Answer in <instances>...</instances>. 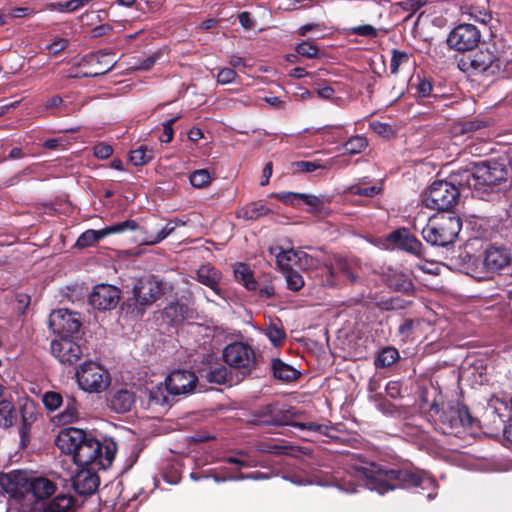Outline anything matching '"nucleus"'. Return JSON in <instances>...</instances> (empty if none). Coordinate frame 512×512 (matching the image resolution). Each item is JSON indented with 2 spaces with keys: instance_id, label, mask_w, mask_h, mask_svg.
<instances>
[{
  "instance_id": "4",
  "label": "nucleus",
  "mask_w": 512,
  "mask_h": 512,
  "mask_svg": "<svg viewBox=\"0 0 512 512\" xmlns=\"http://www.w3.org/2000/svg\"><path fill=\"white\" fill-rule=\"evenodd\" d=\"M162 295V282L154 275L135 280L131 296L120 306L121 312L132 319L142 318L146 309L153 305Z\"/></svg>"
},
{
  "instance_id": "33",
  "label": "nucleus",
  "mask_w": 512,
  "mask_h": 512,
  "mask_svg": "<svg viewBox=\"0 0 512 512\" xmlns=\"http://www.w3.org/2000/svg\"><path fill=\"white\" fill-rule=\"evenodd\" d=\"M273 376L283 382H293L300 377V372L293 366L285 363L280 358H273L271 361Z\"/></svg>"
},
{
  "instance_id": "61",
  "label": "nucleus",
  "mask_w": 512,
  "mask_h": 512,
  "mask_svg": "<svg viewBox=\"0 0 512 512\" xmlns=\"http://www.w3.org/2000/svg\"><path fill=\"white\" fill-rule=\"evenodd\" d=\"M349 33L352 35H358L369 38H375L378 36V30L370 24H363L352 27L349 29Z\"/></svg>"
},
{
  "instance_id": "52",
  "label": "nucleus",
  "mask_w": 512,
  "mask_h": 512,
  "mask_svg": "<svg viewBox=\"0 0 512 512\" xmlns=\"http://www.w3.org/2000/svg\"><path fill=\"white\" fill-rule=\"evenodd\" d=\"M293 173H309L317 169H326V165H322L319 161H295L291 164Z\"/></svg>"
},
{
  "instance_id": "50",
  "label": "nucleus",
  "mask_w": 512,
  "mask_h": 512,
  "mask_svg": "<svg viewBox=\"0 0 512 512\" xmlns=\"http://www.w3.org/2000/svg\"><path fill=\"white\" fill-rule=\"evenodd\" d=\"M177 224L170 221L163 228H161L155 235H147L144 238V243L147 245H155L169 236L176 228Z\"/></svg>"
},
{
  "instance_id": "10",
  "label": "nucleus",
  "mask_w": 512,
  "mask_h": 512,
  "mask_svg": "<svg viewBox=\"0 0 512 512\" xmlns=\"http://www.w3.org/2000/svg\"><path fill=\"white\" fill-rule=\"evenodd\" d=\"M75 377L79 388L88 393H101L111 384V376L107 369L92 360L81 363Z\"/></svg>"
},
{
  "instance_id": "14",
  "label": "nucleus",
  "mask_w": 512,
  "mask_h": 512,
  "mask_svg": "<svg viewBox=\"0 0 512 512\" xmlns=\"http://www.w3.org/2000/svg\"><path fill=\"white\" fill-rule=\"evenodd\" d=\"M82 326L78 313L58 309L49 316V327L60 337H73Z\"/></svg>"
},
{
  "instance_id": "43",
  "label": "nucleus",
  "mask_w": 512,
  "mask_h": 512,
  "mask_svg": "<svg viewBox=\"0 0 512 512\" xmlns=\"http://www.w3.org/2000/svg\"><path fill=\"white\" fill-rule=\"evenodd\" d=\"M265 335L275 346H281L286 339V332L281 323H270L265 328Z\"/></svg>"
},
{
  "instance_id": "37",
  "label": "nucleus",
  "mask_w": 512,
  "mask_h": 512,
  "mask_svg": "<svg viewBox=\"0 0 512 512\" xmlns=\"http://www.w3.org/2000/svg\"><path fill=\"white\" fill-rule=\"evenodd\" d=\"M17 421V412L11 400L3 398L0 401V427L10 428Z\"/></svg>"
},
{
  "instance_id": "13",
  "label": "nucleus",
  "mask_w": 512,
  "mask_h": 512,
  "mask_svg": "<svg viewBox=\"0 0 512 512\" xmlns=\"http://www.w3.org/2000/svg\"><path fill=\"white\" fill-rule=\"evenodd\" d=\"M481 41V32L473 24L457 25L448 35V46L458 52L472 51Z\"/></svg>"
},
{
  "instance_id": "42",
  "label": "nucleus",
  "mask_w": 512,
  "mask_h": 512,
  "mask_svg": "<svg viewBox=\"0 0 512 512\" xmlns=\"http://www.w3.org/2000/svg\"><path fill=\"white\" fill-rule=\"evenodd\" d=\"M153 150L148 149L145 145H140L138 148L131 150L129 160L134 166H144L153 159Z\"/></svg>"
},
{
  "instance_id": "21",
  "label": "nucleus",
  "mask_w": 512,
  "mask_h": 512,
  "mask_svg": "<svg viewBox=\"0 0 512 512\" xmlns=\"http://www.w3.org/2000/svg\"><path fill=\"white\" fill-rule=\"evenodd\" d=\"M383 283L391 290L406 297H414L416 287L410 274L398 269L388 268L382 275Z\"/></svg>"
},
{
  "instance_id": "64",
  "label": "nucleus",
  "mask_w": 512,
  "mask_h": 512,
  "mask_svg": "<svg viewBox=\"0 0 512 512\" xmlns=\"http://www.w3.org/2000/svg\"><path fill=\"white\" fill-rule=\"evenodd\" d=\"M300 202H304L306 205L310 206L313 211L320 212L324 206V202L315 195H308L304 193H300Z\"/></svg>"
},
{
  "instance_id": "29",
  "label": "nucleus",
  "mask_w": 512,
  "mask_h": 512,
  "mask_svg": "<svg viewBox=\"0 0 512 512\" xmlns=\"http://www.w3.org/2000/svg\"><path fill=\"white\" fill-rule=\"evenodd\" d=\"M221 279V271L210 264L202 265L197 270V280L201 284L209 287L216 295L223 297V291L219 285Z\"/></svg>"
},
{
  "instance_id": "31",
  "label": "nucleus",
  "mask_w": 512,
  "mask_h": 512,
  "mask_svg": "<svg viewBox=\"0 0 512 512\" xmlns=\"http://www.w3.org/2000/svg\"><path fill=\"white\" fill-rule=\"evenodd\" d=\"M75 500L71 495L59 494L41 507L34 508L32 512H73Z\"/></svg>"
},
{
  "instance_id": "7",
  "label": "nucleus",
  "mask_w": 512,
  "mask_h": 512,
  "mask_svg": "<svg viewBox=\"0 0 512 512\" xmlns=\"http://www.w3.org/2000/svg\"><path fill=\"white\" fill-rule=\"evenodd\" d=\"M459 188L445 180H435L423 193L422 204L442 213H454L452 209L458 203Z\"/></svg>"
},
{
  "instance_id": "56",
  "label": "nucleus",
  "mask_w": 512,
  "mask_h": 512,
  "mask_svg": "<svg viewBox=\"0 0 512 512\" xmlns=\"http://www.w3.org/2000/svg\"><path fill=\"white\" fill-rule=\"evenodd\" d=\"M269 404L263 405L251 413L250 423L258 426L269 425Z\"/></svg>"
},
{
  "instance_id": "30",
  "label": "nucleus",
  "mask_w": 512,
  "mask_h": 512,
  "mask_svg": "<svg viewBox=\"0 0 512 512\" xmlns=\"http://www.w3.org/2000/svg\"><path fill=\"white\" fill-rule=\"evenodd\" d=\"M449 183L453 184L459 191L467 188L477 194V183L475 177V166L472 169H462L450 173L446 179Z\"/></svg>"
},
{
  "instance_id": "18",
  "label": "nucleus",
  "mask_w": 512,
  "mask_h": 512,
  "mask_svg": "<svg viewBox=\"0 0 512 512\" xmlns=\"http://www.w3.org/2000/svg\"><path fill=\"white\" fill-rule=\"evenodd\" d=\"M51 354L64 365H73L83 355L81 345L73 337H60L50 344Z\"/></svg>"
},
{
  "instance_id": "60",
  "label": "nucleus",
  "mask_w": 512,
  "mask_h": 512,
  "mask_svg": "<svg viewBox=\"0 0 512 512\" xmlns=\"http://www.w3.org/2000/svg\"><path fill=\"white\" fill-rule=\"evenodd\" d=\"M296 428H299L301 430L314 431V432L320 433L325 436H329L330 430L333 429L331 426L324 425V424H317L315 422H305V423L299 422L298 424H296Z\"/></svg>"
},
{
  "instance_id": "39",
  "label": "nucleus",
  "mask_w": 512,
  "mask_h": 512,
  "mask_svg": "<svg viewBox=\"0 0 512 512\" xmlns=\"http://www.w3.org/2000/svg\"><path fill=\"white\" fill-rule=\"evenodd\" d=\"M102 233H104V228L101 230H86L76 240L75 247L79 249H84L95 245L106 236L105 234Z\"/></svg>"
},
{
  "instance_id": "53",
  "label": "nucleus",
  "mask_w": 512,
  "mask_h": 512,
  "mask_svg": "<svg viewBox=\"0 0 512 512\" xmlns=\"http://www.w3.org/2000/svg\"><path fill=\"white\" fill-rule=\"evenodd\" d=\"M410 59V55L398 49H393L391 52V60H390V72L391 74L396 75L399 72V68L402 64L408 63Z\"/></svg>"
},
{
  "instance_id": "1",
  "label": "nucleus",
  "mask_w": 512,
  "mask_h": 512,
  "mask_svg": "<svg viewBox=\"0 0 512 512\" xmlns=\"http://www.w3.org/2000/svg\"><path fill=\"white\" fill-rule=\"evenodd\" d=\"M361 477L367 481V489L385 494L396 489L421 488L436 490V480L427 472L412 464H379L370 462Z\"/></svg>"
},
{
  "instance_id": "24",
  "label": "nucleus",
  "mask_w": 512,
  "mask_h": 512,
  "mask_svg": "<svg viewBox=\"0 0 512 512\" xmlns=\"http://www.w3.org/2000/svg\"><path fill=\"white\" fill-rule=\"evenodd\" d=\"M369 464L361 461L359 465H351L343 476L335 478L337 487L346 493H355L359 487L367 488V481L361 477V472H366Z\"/></svg>"
},
{
  "instance_id": "35",
  "label": "nucleus",
  "mask_w": 512,
  "mask_h": 512,
  "mask_svg": "<svg viewBox=\"0 0 512 512\" xmlns=\"http://www.w3.org/2000/svg\"><path fill=\"white\" fill-rule=\"evenodd\" d=\"M18 470L9 473H0V496H8L18 500Z\"/></svg>"
},
{
  "instance_id": "55",
  "label": "nucleus",
  "mask_w": 512,
  "mask_h": 512,
  "mask_svg": "<svg viewBox=\"0 0 512 512\" xmlns=\"http://www.w3.org/2000/svg\"><path fill=\"white\" fill-rule=\"evenodd\" d=\"M287 288L291 291H299L304 286L302 275L296 270L284 271Z\"/></svg>"
},
{
  "instance_id": "28",
  "label": "nucleus",
  "mask_w": 512,
  "mask_h": 512,
  "mask_svg": "<svg viewBox=\"0 0 512 512\" xmlns=\"http://www.w3.org/2000/svg\"><path fill=\"white\" fill-rule=\"evenodd\" d=\"M310 260L311 257L306 252L294 249L282 250L276 256V263L283 272L297 267L302 268L303 265H308Z\"/></svg>"
},
{
  "instance_id": "25",
  "label": "nucleus",
  "mask_w": 512,
  "mask_h": 512,
  "mask_svg": "<svg viewBox=\"0 0 512 512\" xmlns=\"http://www.w3.org/2000/svg\"><path fill=\"white\" fill-rule=\"evenodd\" d=\"M269 425L272 426H293L296 427L295 419L299 416L300 412L293 406L283 403L274 402L269 403Z\"/></svg>"
},
{
  "instance_id": "44",
  "label": "nucleus",
  "mask_w": 512,
  "mask_h": 512,
  "mask_svg": "<svg viewBox=\"0 0 512 512\" xmlns=\"http://www.w3.org/2000/svg\"><path fill=\"white\" fill-rule=\"evenodd\" d=\"M188 312V306L178 301L170 303L164 308V315L173 322L182 321Z\"/></svg>"
},
{
  "instance_id": "3",
  "label": "nucleus",
  "mask_w": 512,
  "mask_h": 512,
  "mask_svg": "<svg viewBox=\"0 0 512 512\" xmlns=\"http://www.w3.org/2000/svg\"><path fill=\"white\" fill-rule=\"evenodd\" d=\"M426 417L435 430L444 435H457L461 428L473 427L476 421L469 408L458 401L441 404L433 401Z\"/></svg>"
},
{
  "instance_id": "22",
  "label": "nucleus",
  "mask_w": 512,
  "mask_h": 512,
  "mask_svg": "<svg viewBox=\"0 0 512 512\" xmlns=\"http://www.w3.org/2000/svg\"><path fill=\"white\" fill-rule=\"evenodd\" d=\"M88 66L83 75L85 77H97L109 72L115 65L114 55L112 53L96 52L85 56L80 63L81 67Z\"/></svg>"
},
{
  "instance_id": "36",
  "label": "nucleus",
  "mask_w": 512,
  "mask_h": 512,
  "mask_svg": "<svg viewBox=\"0 0 512 512\" xmlns=\"http://www.w3.org/2000/svg\"><path fill=\"white\" fill-rule=\"evenodd\" d=\"M234 277L236 281L242 284L249 291L258 289V282L254 278L253 271L245 263H236L234 266Z\"/></svg>"
},
{
  "instance_id": "32",
  "label": "nucleus",
  "mask_w": 512,
  "mask_h": 512,
  "mask_svg": "<svg viewBox=\"0 0 512 512\" xmlns=\"http://www.w3.org/2000/svg\"><path fill=\"white\" fill-rule=\"evenodd\" d=\"M272 213V210L261 201L250 202L236 210V217L246 221H255Z\"/></svg>"
},
{
  "instance_id": "15",
  "label": "nucleus",
  "mask_w": 512,
  "mask_h": 512,
  "mask_svg": "<svg viewBox=\"0 0 512 512\" xmlns=\"http://www.w3.org/2000/svg\"><path fill=\"white\" fill-rule=\"evenodd\" d=\"M385 241L392 247L415 255L424 257L425 248L414 234L406 227L395 229L386 235Z\"/></svg>"
},
{
  "instance_id": "26",
  "label": "nucleus",
  "mask_w": 512,
  "mask_h": 512,
  "mask_svg": "<svg viewBox=\"0 0 512 512\" xmlns=\"http://www.w3.org/2000/svg\"><path fill=\"white\" fill-rule=\"evenodd\" d=\"M87 432L75 427L64 428L58 434L55 444L62 453L73 456Z\"/></svg>"
},
{
  "instance_id": "9",
  "label": "nucleus",
  "mask_w": 512,
  "mask_h": 512,
  "mask_svg": "<svg viewBox=\"0 0 512 512\" xmlns=\"http://www.w3.org/2000/svg\"><path fill=\"white\" fill-rule=\"evenodd\" d=\"M223 359L230 369L235 368L240 375V381L252 376L257 368L258 362L254 349L243 342H234L227 345L223 350Z\"/></svg>"
},
{
  "instance_id": "38",
  "label": "nucleus",
  "mask_w": 512,
  "mask_h": 512,
  "mask_svg": "<svg viewBox=\"0 0 512 512\" xmlns=\"http://www.w3.org/2000/svg\"><path fill=\"white\" fill-rule=\"evenodd\" d=\"M400 358L399 352L392 346L384 347L377 354L374 365L376 368H386L393 365Z\"/></svg>"
},
{
  "instance_id": "58",
  "label": "nucleus",
  "mask_w": 512,
  "mask_h": 512,
  "mask_svg": "<svg viewBox=\"0 0 512 512\" xmlns=\"http://www.w3.org/2000/svg\"><path fill=\"white\" fill-rule=\"evenodd\" d=\"M428 3V0H402L399 1L396 5L399 6L403 11L409 12V16L406 19H409L414 13L420 10Z\"/></svg>"
},
{
  "instance_id": "48",
  "label": "nucleus",
  "mask_w": 512,
  "mask_h": 512,
  "mask_svg": "<svg viewBox=\"0 0 512 512\" xmlns=\"http://www.w3.org/2000/svg\"><path fill=\"white\" fill-rule=\"evenodd\" d=\"M421 323V319H412L406 318L402 322V324L398 327V336L401 338L403 342H407L412 338L415 327L419 326Z\"/></svg>"
},
{
  "instance_id": "62",
  "label": "nucleus",
  "mask_w": 512,
  "mask_h": 512,
  "mask_svg": "<svg viewBox=\"0 0 512 512\" xmlns=\"http://www.w3.org/2000/svg\"><path fill=\"white\" fill-rule=\"evenodd\" d=\"M272 196L286 205H291L293 207H298L300 205V193L297 192L273 193Z\"/></svg>"
},
{
  "instance_id": "59",
  "label": "nucleus",
  "mask_w": 512,
  "mask_h": 512,
  "mask_svg": "<svg viewBox=\"0 0 512 512\" xmlns=\"http://www.w3.org/2000/svg\"><path fill=\"white\" fill-rule=\"evenodd\" d=\"M258 450L263 453H269L273 455L289 454L288 446L275 444L273 442H262L258 444Z\"/></svg>"
},
{
  "instance_id": "17",
  "label": "nucleus",
  "mask_w": 512,
  "mask_h": 512,
  "mask_svg": "<svg viewBox=\"0 0 512 512\" xmlns=\"http://www.w3.org/2000/svg\"><path fill=\"white\" fill-rule=\"evenodd\" d=\"M121 291L110 284L96 285L88 297V303L98 311H108L117 306Z\"/></svg>"
},
{
  "instance_id": "51",
  "label": "nucleus",
  "mask_w": 512,
  "mask_h": 512,
  "mask_svg": "<svg viewBox=\"0 0 512 512\" xmlns=\"http://www.w3.org/2000/svg\"><path fill=\"white\" fill-rule=\"evenodd\" d=\"M42 402L47 410L53 412L60 408L64 403V399L59 392L47 391L43 394Z\"/></svg>"
},
{
  "instance_id": "8",
  "label": "nucleus",
  "mask_w": 512,
  "mask_h": 512,
  "mask_svg": "<svg viewBox=\"0 0 512 512\" xmlns=\"http://www.w3.org/2000/svg\"><path fill=\"white\" fill-rule=\"evenodd\" d=\"M198 384L206 382L216 385L232 386L240 382L239 376H234L232 370L221 363L214 354L203 355L200 361H195Z\"/></svg>"
},
{
  "instance_id": "45",
  "label": "nucleus",
  "mask_w": 512,
  "mask_h": 512,
  "mask_svg": "<svg viewBox=\"0 0 512 512\" xmlns=\"http://www.w3.org/2000/svg\"><path fill=\"white\" fill-rule=\"evenodd\" d=\"M91 0H69L65 2L52 3L49 5L50 10H55L61 13L64 12H75L82 7L89 4Z\"/></svg>"
},
{
  "instance_id": "34",
  "label": "nucleus",
  "mask_w": 512,
  "mask_h": 512,
  "mask_svg": "<svg viewBox=\"0 0 512 512\" xmlns=\"http://www.w3.org/2000/svg\"><path fill=\"white\" fill-rule=\"evenodd\" d=\"M64 403V410L55 416L56 422L61 425H66L78 421L80 419V404L72 396H66Z\"/></svg>"
},
{
  "instance_id": "63",
  "label": "nucleus",
  "mask_w": 512,
  "mask_h": 512,
  "mask_svg": "<svg viewBox=\"0 0 512 512\" xmlns=\"http://www.w3.org/2000/svg\"><path fill=\"white\" fill-rule=\"evenodd\" d=\"M150 404L155 405H168V396L165 394V390L161 387L154 388L149 393Z\"/></svg>"
},
{
  "instance_id": "11",
  "label": "nucleus",
  "mask_w": 512,
  "mask_h": 512,
  "mask_svg": "<svg viewBox=\"0 0 512 512\" xmlns=\"http://www.w3.org/2000/svg\"><path fill=\"white\" fill-rule=\"evenodd\" d=\"M475 166L477 195L494 191L495 187L505 182L508 177L506 166L499 162H480Z\"/></svg>"
},
{
  "instance_id": "27",
  "label": "nucleus",
  "mask_w": 512,
  "mask_h": 512,
  "mask_svg": "<svg viewBox=\"0 0 512 512\" xmlns=\"http://www.w3.org/2000/svg\"><path fill=\"white\" fill-rule=\"evenodd\" d=\"M107 406L111 411L124 414L133 408L135 393L127 388L112 389L107 396Z\"/></svg>"
},
{
  "instance_id": "40",
  "label": "nucleus",
  "mask_w": 512,
  "mask_h": 512,
  "mask_svg": "<svg viewBox=\"0 0 512 512\" xmlns=\"http://www.w3.org/2000/svg\"><path fill=\"white\" fill-rule=\"evenodd\" d=\"M417 83L411 84V88L415 89L414 97L416 99H423L428 97L436 98L433 93V83L431 79L417 76Z\"/></svg>"
},
{
  "instance_id": "6",
  "label": "nucleus",
  "mask_w": 512,
  "mask_h": 512,
  "mask_svg": "<svg viewBox=\"0 0 512 512\" xmlns=\"http://www.w3.org/2000/svg\"><path fill=\"white\" fill-rule=\"evenodd\" d=\"M462 228L461 218L455 213H439L429 218L422 229L423 239L432 246L453 244Z\"/></svg>"
},
{
  "instance_id": "20",
  "label": "nucleus",
  "mask_w": 512,
  "mask_h": 512,
  "mask_svg": "<svg viewBox=\"0 0 512 512\" xmlns=\"http://www.w3.org/2000/svg\"><path fill=\"white\" fill-rule=\"evenodd\" d=\"M511 260V251L504 246L489 245L483 253V266L489 273H500L510 265Z\"/></svg>"
},
{
  "instance_id": "49",
  "label": "nucleus",
  "mask_w": 512,
  "mask_h": 512,
  "mask_svg": "<svg viewBox=\"0 0 512 512\" xmlns=\"http://www.w3.org/2000/svg\"><path fill=\"white\" fill-rule=\"evenodd\" d=\"M368 146L366 137L352 136L344 144L345 151L350 155L361 153Z\"/></svg>"
},
{
  "instance_id": "2",
  "label": "nucleus",
  "mask_w": 512,
  "mask_h": 512,
  "mask_svg": "<svg viewBox=\"0 0 512 512\" xmlns=\"http://www.w3.org/2000/svg\"><path fill=\"white\" fill-rule=\"evenodd\" d=\"M512 62V50L502 40L482 43L481 47L458 60V68L468 75L500 77Z\"/></svg>"
},
{
  "instance_id": "46",
  "label": "nucleus",
  "mask_w": 512,
  "mask_h": 512,
  "mask_svg": "<svg viewBox=\"0 0 512 512\" xmlns=\"http://www.w3.org/2000/svg\"><path fill=\"white\" fill-rule=\"evenodd\" d=\"M467 9L469 16L482 24H487L492 19L491 11L485 6L472 4Z\"/></svg>"
},
{
  "instance_id": "23",
  "label": "nucleus",
  "mask_w": 512,
  "mask_h": 512,
  "mask_svg": "<svg viewBox=\"0 0 512 512\" xmlns=\"http://www.w3.org/2000/svg\"><path fill=\"white\" fill-rule=\"evenodd\" d=\"M97 467H81L72 478V487L78 495L90 496L99 487L100 479L96 473Z\"/></svg>"
},
{
  "instance_id": "41",
  "label": "nucleus",
  "mask_w": 512,
  "mask_h": 512,
  "mask_svg": "<svg viewBox=\"0 0 512 512\" xmlns=\"http://www.w3.org/2000/svg\"><path fill=\"white\" fill-rule=\"evenodd\" d=\"M412 300L404 299L400 296H392L386 299H382L378 302V307L383 311H395L404 310L411 306Z\"/></svg>"
},
{
  "instance_id": "5",
  "label": "nucleus",
  "mask_w": 512,
  "mask_h": 512,
  "mask_svg": "<svg viewBox=\"0 0 512 512\" xmlns=\"http://www.w3.org/2000/svg\"><path fill=\"white\" fill-rule=\"evenodd\" d=\"M116 451L117 444L113 439H104L101 442L87 432L72 458L78 467L105 469L112 464Z\"/></svg>"
},
{
  "instance_id": "16",
  "label": "nucleus",
  "mask_w": 512,
  "mask_h": 512,
  "mask_svg": "<svg viewBox=\"0 0 512 512\" xmlns=\"http://www.w3.org/2000/svg\"><path fill=\"white\" fill-rule=\"evenodd\" d=\"M197 384L196 370H173L165 379V390L172 396L186 395L191 393Z\"/></svg>"
},
{
  "instance_id": "57",
  "label": "nucleus",
  "mask_w": 512,
  "mask_h": 512,
  "mask_svg": "<svg viewBox=\"0 0 512 512\" xmlns=\"http://www.w3.org/2000/svg\"><path fill=\"white\" fill-rule=\"evenodd\" d=\"M189 179L193 187L202 188L210 183L211 176L208 170L200 169L191 173Z\"/></svg>"
},
{
  "instance_id": "54",
  "label": "nucleus",
  "mask_w": 512,
  "mask_h": 512,
  "mask_svg": "<svg viewBox=\"0 0 512 512\" xmlns=\"http://www.w3.org/2000/svg\"><path fill=\"white\" fill-rule=\"evenodd\" d=\"M297 55L305 57L307 59H314L319 56L318 47L309 41H302L295 47Z\"/></svg>"
},
{
  "instance_id": "47",
  "label": "nucleus",
  "mask_w": 512,
  "mask_h": 512,
  "mask_svg": "<svg viewBox=\"0 0 512 512\" xmlns=\"http://www.w3.org/2000/svg\"><path fill=\"white\" fill-rule=\"evenodd\" d=\"M139 228L138 223L133 219H128L123 222L115 223L104 228L106 236L110 234H121L126 231H135Z\"/></svg>"
},
{
  "instance_id": "19",
  "label": "nucleus",
  "mask_w": 512,
  "mask_h": 512,
  "mask_svg": "<svg viewBox=\"0 0 512 512\" xmlns=\"http://www.w3.org/2000/svg\"><path fill=\"white\" fill-rule=\"evenodd\" d=\"M19 413L21 417L18 426L19 447L25 449L30 444L32 425L38 417V406L34 400L25 398L19 405Z\"/></svg>"
},
{
  "instance_id": "12",
  "label": "nucleus",
  "mask_w": 512,
  "mask_h": 512,
  "mask_svg": "<svg viewBox=\"0 0 512 512\" xmlns=\"http://www.w3.org/2000/svg\"><path fill=\"white\" fill-rule=\"evenodd\" d=\"M18 492L21 500L27 495H31L37 500L49 498L56 491V484L42 476H33L27 471L18 470Z\"/></svg>"
}]
</instances>
